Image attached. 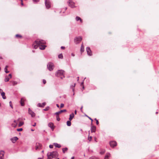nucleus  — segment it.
<instances>
[{"label":"nucleus","mask_w":159,"mask_h":159,"mask_svg":"<svg viewBox=\"0 0 159 159\" xmlns=\"http://www.w3.org/2000/svg\"><path fill=\"white\" fill-rule=\"evenodd\" d=\"M58 156V154L56 151L49 152L47 154V159H52L57 158Z\"/></svg>","instance_id":"f257e3e1"},{"label":"nucleus","mask_w":159,"mask_h":159,"mask_svg":"<svg viewBox=\"0 0 159 159\" xmlns=\"http://www.w3.org/2000/svg\"><path fill=\"white\" fill-rule=\"evenodd\" d=\"M35 42L36 43L38 44L39 46H40L39 49H40L44 50L45 49L46 47V46L43 45L46 43L44 41L37 39L35 41Z\"/></svg>","instance_id":"f03ea898"},{"label":"nucleus","mask_w":159,"mask_h":159,"mask_svg":"<svg viewBox=\"0 0 159 159\" xmlns=\"http://www.w3.org/2000/svg\"><path fill=\"white\" fill-rule=\"evenodd\" d=\"M56 76L60 77L61 79L64 78V71L63 70H59L56 73Z\"/></svg>","instance_id":"7ed1b4c3"},{"label":"nucleus","mask_w":159,"mask_h":159,"mask_svg":"<svg viewBox=\"0 0 159 159\" xmlns=\"http://www.w3.org/2000/svg\"><path fill=\"white\" fill-rule=\"evenodd\" d=\"M47 67L49 70L50 71H51L53 70L54 68V65L53 63L49 62L47 65Z\"/></svg>","instance_id":"20e7f679"},{"label":"nucleus","mask_w":159,"mask_h":159,"mask_svg":"<svg viewBox=\"0 0 159 159\" xmlns=\"http://www.w3.org/2000/svg\"><path fill=\"white\" fill-rule=\"evenodd\" d=\"M82 38L81 37H75L74 39V42L76 44L79 43L82 40Z\"/></svg>","instance_id":"39448f33"},{"label":"nucleus","mask_w":159,"mask_h":159,"mask_svg":"<svg viewBox=\"0 0 159 159\" xmlns=\"http://www.w3.org/2000/svg\"><path fill=\"white\" fill-rule=\"evenodd\" d=\"M35 148L36 150H39L41 148V145L39 143H36Z\"/></svg>","instance_id":"423d86ee"},{"label":"nucleus","mask_w":159,"mask_h":159,"mask_svg":"<svg viewBox=\"0 0 159 159\" xmlns=\"http://www.w3.org/2000/svg\"><path fill=\"white\" fill-rule=\"evenodd\" d=\"M45 4L47 8L48 9L50 7V3L49 1L47 0H45Z\"/></svg>","instance_id":"0eeeda50"},{"label":"nucleus","mask_w":159,"mask_h":159,"mask_svg":"<svg viewBox=\"0 0 159 159\" xmlns=\"http://www.w3.org/2000/svg\"><path fill=\"white\" fill-rule=\"evenodd\" d=\"M86 51H87V54L88 55L90 56L92 55L91 51L89 47H87Z\"/></svg>","instance_id":"6e6552de"},{"label":"nucleus","mask_w":159,"mask_h":159,"mask_svg":"<svg viewBox=\"0 0 159 159\" xmlns=\"http://www.w3.org/2000/svg\"><path fill=\"white\" fill-rule=\"evenodd\" d=\"M69 5L71 8H74L75 7L74 3L72 1L70 0L68 2Z\"/></svg>","instance_id":"1a4fd4ad"},{"label":"nucleus","mask_w":159,"mask_h":159,"mask_svg":"<svg viewBox=\"0 0 159 159\" xmlns=\"http://www.w3.org/2000/svg\"><path fill=\"white\" fill-rule=\"evenodd\" d=\"M5 152L1 150L0 152V159H4Z\"/></svg>","instance_id":"9d476101"},{"label":"nucleus","mask_w":159,"mask_h":159,"mask_svg":"<svg viewBox=\"0 0 159 159\" xmlns=\"http://www.w3.org/2000/svg\"><path fill=\"white\" fill-rule=\"evenodd\" d=\"M110 146L112 147H114L117 145V143L116 141H112L110 143Z\"/></svg>","instance_id":"9b49d317"},{"label":"nucleus","mask_w":159,"mask_h":159,"mask_svg":"<svg viewBox=\"0 0 159 159\" xmlns=\"http://www.w3.org/2000/svg\"><path fill=\"white\" fill-rule=\"evenodd\" d=\"M29 113L31 115L32 117H34L35 116V114L30 108L29 109Z\"/></svg>","instance_id":"f8f14e48"},{"label":"nucleus","mask_w":159,"mask_h":159,"mask_svg":"<svg viewBox=\"0 0 159 159\" xmlns=\"http://www.w3.org/2000/svg\"><path fill=\"white\" fill-rule=\"evenodd\" d=\"M17 125V121H16V120H14L13 122L12 123L11 125L12 127H13L14 128H15L16 127Z\"/></svg>","instance_id":"ddd939ff"},{"label":"nucleus","mask_w":159,"mask_h":159,"mask_svg":"<svg viewBox=\"0 0 159 159\" xmlns=\"http://www.w3.org/2000/svg\"><path fill=\"white\" fill-rule=\"evenodd\" d=\"M18 139V138L17 137H14L11 138V140L13 143H15Z\"/></svg>","instance_id":"4468645a"},{"label":"nucleus","mask_w":159,"mask_h":159,"mask_svg":"<svg viewBox=\"0 0 159 159\" xmlns=\"http://www.w3.org/2000/svg\"><path fill=\"white\" fill-rule=\"evenodd\" d=\"M46 105L45 102H43L42 104L39 103L37 104V106L39 107H43Z\"/></svg>","instance_id":"2eb2a0df"},{"label":"nucleus","mask_w":159,"mask_h":159,"mask_svg":"<svg viewBox=\"0 0 159 159\" xmlns=\"http://www.w3.org/2000/svg\"><path fill=\"white\" fill-rule=\"evenodd\" d=\"M66 109H64L63 110H61L58 112H56L55 113V114L57 115H58L62 113L63 112H66Z\"/></svg>","instance_id":"dca6fc26"},{"label":"nucleus","mask_w":159,"mask_h":159,"mask_svg":"<svg viewBox=\"0 0 159 159\" xmlns=\"http://www.w3.org/2000/svg\"><path fill=\"white\" fill-rule=\"evenodd\" d=\"M48 126L49 127H50L53 130L54 129V127L53 126V124L52 123V122L49 123L48 124Z\"/></svg>","instance_id":"f3484780"},{"label":"nucleus","mask_w":159,"mask_h":159,"mask_svg":"<svg viewBox=\"0 0 159 159\" xmlns=\"http://www.w3.org/2000/svg\"><path fill=\"white\" fill-rule=\"evenodd\" d=\"M25 99L24 98H21V100H20V103H21V106H24V102L25 101Z\"/></svg>","instance_id":"a211bd4d"},{"label":"nucleus","mask_w":159,"mask_h":159,"mask_svg":"<svg viewBox=\"0 0 159 159\" xmlns=\"http://www.w3.org/2000/svg\"><path fill=\"white\" fill-rule=\"evenodd\" d=\"M96 129V127L95 126H92L91 127V132H94Z\"/></svg>","instance_id":"6ab92c4d"},{"label":"nucleus","mask_w":159,"mask_h":159,"mask_svg":"<svg viewBox=\"0 0 159 159\" xmlns=\"http://www.w3.org/2000/svg\"><path fill=\"white\" fill-rule=\"evenodd\" d=\"M74 117V114L73 113H72L70 115V117L69 118V120L70 121H71L72 119Z\"/></svg>","instance_id":"aec40b11"},{"label":"nucleus","mask_w":159,"mask_h":159,"mask_svg":"<svg viewBox=\"0 0 159 159\" xmlns=\"http://www.w3.org/2000/svg\"><path fill=\"white\" fill-rule=\"evenodd\" d=\"M1 95H2V98L5 99L6 98V97L5 95V93L4 92H2L1 93Z\"/></svg>","instance_id":"412c9836"},{"label":"nucleus","mask_w":159,"mask_h":159,"mask_svg":"<svg viewBox=\"0 0 159 159\" xmlns=\"http://www.w3.org/2000/svg\"><path fill=\"white\" fill-rule=\"evenodd\" d=\"M110 154L109 153H106L104 159H108L109 157H110Z\"/></svg>","instance_id":"4be33fe9"},{"label":"nucleus","mask_w":159,"mask_h":159,"mask_svg":"<svg viewBox=\"0 0 159 159\" xmlns=\"http://www.w3.org/2000/svg\"><path fill=\"white\" fill-rule=\"evenodd\" d=\"M54 144L56 147L60 148L61 147V146L60 144H58L57 143H54Z\"/></svg>","instance_id":"5701e85b"},{"label":"nucleus","mask_w":159,"mask_h":159,"mask_svg":"<svg viewBox=\"0 0 159 159\" xmlns=\"http://www.w3.org/2000/svg\"><path fill=\"white\" fill-rule=\"evenodd\" d=\"M38 44L35 41V43H34L33 45L34 48L35 49H36L38 48Z\"/></svg>","instance_id":"b1692460"},{"label":"nucleus","mask_w":159,"mask_h":159,"mask_svg":"<svg viewBox=\"0 0 159 159\" xmlns=\"http://www.w3.org/2000/svg\"><path fill=\"white\" fill-rule=\"evenodd\" d=\"M76 20L77 21H78L79 20L81 22H82V20L80 17L76 16Z\"/></svg>","instance_id":"393cba45"},{"label":"nucleus","mask_w":159,"mask_h":159,"mask_svg":"<svg viewBox=\"0 0 159 159\" xmlns=\"http://www.w3.org/2000/svg\"><path fill=\"white\" fill-rule=\"evenodd\" d=\"M10 78L9 77L6 76L5 77V79L4 81L6 82H8L9 81Z\"/></svg>","instance_id":"a878e982"},{"label":"nucleus","mask_w":159,"mask_h":159,"mask_svg":"<svg viewBox=\"0 0 159 159\" xmlns=\"http://www.w3.org/2000/svg\"><path fill=\"white\" fill-rule=\"evenodd\" d=\"M80 51L81 52H83L84 51V47L83 44H82L81 45L80 48Z\"/></svg>","instance_id":"bb28decb"},{"label":"nucleus","mask_w":159,"mask_h":159,"mask_svg":"<svg viewBox=\"0 0 159 159\" xmlns=\"http://www.w3.org/2000/svg\"><path fill=\"white\" fill-rule=\"evenodd\" d=\"M62 152L64 153H65L66 152H67L68 150V148H62Z\"/></svg>","instance_id":"cd10ccee"},{"label":"nucleus","mask_w":159,"mask_h":159,"mask_svg":"<svg viewBox=\"0 0 159 159\" xmlns=\"http://www.w3.org/2000/svg\"><path fill=\"white\" fill-rule=\"evenodd\" d=\"M66 124L68 126H70L71 125V122H70V120H68L67 121Z\"/></svg>","instance_id":"c85d7f7f"},{"label":"nucleus","mask_w":159,"mask_h":159,"mask_svg":"<svg viewBox=\"0 0 159 159\" xmlns=\"http://www.w3.org/2000/svg\"><path fill=\"white\" fill-rule=\"evenodd\" d=\"M7 67H8V66H6L4 68L5 71L6 73H7L9 72V71H8L7 70Z\"/></svg>","instance_id":"c756f323"},{"label":"nucleus","mask_w":159,"mask_h":159,"mask_svg":"<svg viewBox=\"0 0 159 159\" xmlns=\"http://www.w3.org/2000/svg\"><path fill=\"white\" fill-rule=\"evenodd\" d=\"M24 124V122H20L18 125L19 127H20L22 125Z\"/></svg>","instance_id":"7c9ffc66"},{"label":"nucleus","mask_w":159,"mask_h":159,"mask_svg":"<svg viewBox=\"0 0 159 159\" xmlns=\"http://www.w3.org/2000/svg\"><path fill=\"white\" fill-rule=\"evenodd\" d=\"M13 85H15L17 84V83L15 81H13L11 82Z\"/></svg>","instance_id":"2f4dec72"},{"label":"nucleus","mask_w":159,"mask_h":159,"mask_svg":"<svg viewBox=\"0 0 159 159\" xmlns=\"http://www.w3.org/2000/svg\"><path fill=\"white\" fill-rule=\"evenodd\" d=\"M58 58L60 59H62L63 58V55L62 54H60L58 55Z\"/></svg>","instance_id":"473e14b6"},{"label":"nucleus","mask_w":159,"mask_h":159,"mask_svg":"<svg viewBox=\"0 0 159 159\" xmlns=\"http://www.w3.org/2000/svg\"><path fill=\"white\" fill-rule=\"evenodd\" d=\"M57 120L58 121H59L60 120V118L59 117V116H58V115H57Z\"/></svg>","instance_id":"72a5a7b5"},{"label":"nucleus","mask_w":159,"mask_h":159,"mask_svg":"<svg viewBox=\"0 0 159 159\" xmlns=\"http://www.w3.org/2000/svg\"><path fill=\"white\" fill-rule=\"evenodd\" d=\"M92 139V137L91 136L89 137L88 138V140H89V141H90Z\"/></svg>","instance_id":"f704fd0d"},{"label":"nucleus","mask_w":159,"mask_h":159,"mask_svg":"<svg viewBox=\"0 0 159 159\" xmlns=\"http://www.w3.org/2000/svg\"><path fill=\"white\" fill-rule=\"evenodd\" d=\"M16 37H18V38L21 37V35H20L18 34L16 35Z\"/></svg>","instance_id":"c9c22d12"},{"label":"nucleus","mask_w":159,"mask_h":159,"mask_svg":"<svg viewBox=\"0 0 159 159\" xmlns=\"http://www.w3.org/2000/svg\"><path fill=\"white\" fill-rule=\"evenodd\" d=\"M23 129L22 128H20V129H17V130L18 131H22V130Z\"/></svg>","instance_id":"e433bc0d"},{"label":"nucleus","mask_w":159,"mask_h":159,"mask_svg":"<svg viewBox=\"0 0 159 159\" xmlns=\"http://www.w3.org/2000/svg\"><path fill=\"white\" fill-rule=\"evenodd\" d=\"M9 103H10V107H11V108H13V107H12V104H11V101H10L9 102Z\"/></svg>","instance_id":"4c0bfd02"},{"label":"nucleus","mask_w":159,"mask_h":159,"mask_svg":"<svg viewBox=\"0 0 159 159\" xmlns=\"http://www.w3.org/2000/svg\"><path fill=\"white\" fill-rule=\"evenodd\" d=\"M39 0H33V1L34 3H36V2H38L39 1Z\"/></svg>","instance_id":"58836bf2"},{"label":"nucleus","mask_w":159,"mask_h":159,"mask_svg":"<svg viewBox=\"0 0 159 159\" xmlns=\"http://www.w3.org/2000/svg\"><path fill=\"white\" fill-rule=\"evenodd\" d=\"M49 148H53V145H50L49 146Z\"/></svg>","instance_id":"ea45409f"},{"label":"nucleus","mask_w":159,"mask_h":159,"mask_svg":"<svg viewBox=\"0 0 159 159\" xmlns=\"http://www.w3.org/2000/svg\"><path fill=\"white\" fill-rule=\"evenodd\" d=\"M64 104L63 103H61V104L60 107H61V108H62L64 107Z\"/></svg>","instance_id":"a19ab883"},{"label":"nucleus","mask_w":159,"mask_h":159,"mask_svg":"<svg viewBox=\"0 0 159 159\" xmlns=\"http://www.w3.org/2000/svg\"><path fill=\"white\" fill-rule=\"evenodd\" d=\"M105 152V151L103 150V151H102L100 152V153L101 154H103Z\"/></svg>","instance_id":"79ce46f5"},{"label":"nucleus","mask_w":159,"mask_h":159,"mask_svg":"<svg viewBox=\"0 0 159 159\" xmlns=\"http://www.w3.org/2000/svg\"><path fill=\"white\" fill-rule=\"evenodd\" d=\"M46 80H43V83L44 84H46Z\"/></svg>","instance_id":"37998d69"},{"label":"nucleus","mask_w":159,"mask_h":159,"mask_svg":"<svg viewBox=\"0 0 159 159\" xmlns=\"http://www.w3.org/2000/svg\"><path fill=\"white\" fill-rule=\"evenodd\" d=\"M8 77H9L10 79L11 78V77H12V76H11V74H9V75H8Z\"/></svg>","instance_id":"c03bdc74"},{"label":"nucleus","mask_w":159,"mask_h":159,"mask_svg":"<svg viewBox=\"0 0 159 159\" xmlns=\"http://www.w3.org/2000/svg\"><path fill=\"white\" fill-rule=\"evenodd\" d=\"M61 49H64L65 48V47H63V46H61Z\"/></svg>","instance_id":"a18cd8bd"},{"label":"nucleus","mask_w":159,"mask_h":159,"mask_svg":"<svg viewBox=\"0 0 159 159\" xmlns=\"http://www.w3.org/2000/svg\"><path fill=\"white\" fill-rule=\"evenodd\" d=\"M96 124L97 125H98V124H99V122H98V120H96Z\"/></svg>","instance_id":"49530a36"},{"label":"nucleus","mask_w":159,"mask_h":159,"mask_svg":"<svg viewBox=\"0 0 159 159\" xmlns=\"http://www.w3.org/2000/svg\"><path fill=\"white\" fill-rule=\"evenodd\" d=\"M20 118H18V119H17L16 120V121H17V123H18V122L19 121H20Z\"/></svg>","instance_id":"de8ad7c7"},{"label":"nucleus","mask_w":159,"mask_h":159,"mask_svg":"<svg viewBox=\"0 0 159 159\" xmlns=\"http://www.w3.org/2000/svg\"><path fill=\"white\" fill-rule=\"evenodd\" d=\"M36 123H34V125H32V126H36Z\"/></svg>","instance_id":"09e8293b"},{"label":"nucleus","mask_w":159,"mask_h":159,"mask_svg":"<svg viewBox=\"0 0 159 159\" xmlns=\"http://www.w3.org/2000/svg\"><path fill=\"white\" fill-rule=\"evenodd\" d=\"M83 107L82 106L80 108V110L81 111H82V108H83Z\"/></svg>","instance_id":"8fccbe9b"},{"label":"nucleus","mask_w":159,"mask_h":159,"mask_svg":"<svg viewBox=\"0 0 159 159\" xmlns=\"http://www.w3.org/2000/svg\"><path fill=\"white\" fill-rule=\"evenodd\" d=\"M71 55L73 57L75 56V54L74 53H72L71 54Z\"/></svg>","instance_id":"3c124183"},{"label":"nucleus","mask_w":159,"mask_h":159,"mask_svg":"<svg viewBox=\"0 0 159 159\" xmlns=\"http://www.w3.org/2000/svg\"><path fill=\"white\" fill-rule=\"evenodd\" d=\"M21 5H22V6H23V3H22V0H21Z\"/></svg>","instance_id":"603ef678"},{"label":"nucleus","mask_w":159,"mask_h":159,"mask_svg":"<svg viewBox=\"0 0 159 159\" xmlns=\"http://www.w3.org/2000/svg\"><path fill=\"white\" fill-rule=\"evenodd\" d=\"M56 106H57V107H58V108L59 107V105L58 104H56Z\"/></svg>","instance_id":"864d4df0"},{"label":"nucleus","mask_w":159,"mask_h":159,"mask_svg":"<svg viewBox=\"0 0 159 159\" xmlns=\"http://www.w3.org/2000/svg\"><path fill=\"white\" fill-rule=\"evenodd\" d=\"M2 92V89H0V93H1Z\"/></svg>","instance_id":"5fc2aeb1"},{"label":"nucleus","mask_w":159,"mask_h":159,"mask_svg":"<svg viewBox=\"0 0 159 159\" xmlns=\"http://www.w3.org/2000/svg\"><path fill=\"white\" fill-rule=\"evenodd\" d=\"M76 113H77V111H76V110H75V114H76Z\"/></svg>","instance_id":"6e6d98bb"},{"label":"nucleus","mask_w":159,"mask_h":159,"mask_svg":"<svg viewBox=\"0 0 159 159\" xmlns=\"http://www.w3.org/2000/svg\"><path fill=\"white\" fill-rule=\"evenodd\" d=\"M89 119H90V120L92 121H93V120L91 118H90V117H89Z\"/></svg>","instance_id":"4d7b16f0"},{"label":"nucleus","mask_w":159,"mask_h":159,"mask_svg":"<svg viewBox=\"0 0 159 159\" xmlns=\"http://www.w3.org/2000/svg\"><path fill=\"white\" fill-rule=\"evenodd\" d=\"M74 157H72L71 158V159H74Z\"/></svg>","instance_id":"13d9d810"},{"label":"nucleus","mask_w":159,"mask_h":159,"mask_svg":"<svg viewBox=\"0 0 159 159\" xmlns=\"http://www.w3.org/2000/svg\"><path fill=\"white\" fill-rule=\"evenodd\" d=\"M44 111H47L48 110V109L46 108V109H45L44 110Z\"/></svg>","instance_id":"bf43d9fd"},{"label":"nucleus","mask_w":159,"mask_h":159,"mask_svg":"<svg viewBox=\"0 0 159 159\" xmlns=\"http://www.w3.org/2000/svg\"><path fill=\"white\" fill-rule=\"evenodd\" d=\"M38 159H43L41 158H38Z\"/></svg>","instance_id":"052dcab7"},{"label":"nucleus","mask_w":159,"mask_h":159,"mask_svg":"<svg viewBox=\"0 0 159 159\" xmlns=\"http://www.w3.org/2000/svg\"><path fill=\"white\" fill-rule=\"evenodd\" d=\"M31 130L32 131H34V130L33 129H31Z\"/></svg>","instance_id":"680f3d73"},{"label":"nucleus","mask_w":159,"mask_h":159,"mask_svg":"<svg viewBox=\"0 0 159 159\" xmlns=\"http://www.w3.org/2000/svg\"><path fill=\"white\" fill-rule=\"evenodd\" d=\"M95 120H96H96H97L96 118H95Z\"/></svg>","instance_id":"e2e57ef3"},{"label":"nucleus","mask_w":159,"mask_h":159,"mask_svg":"<svg viewBox=\"0 0 159 159\" xmlns=\"http://www.w3.org/2000/svg\"><path fill=\"white\" fill-rule=\"evenodd\" d=\"M56 159H59V158H56Z\"/></svg>","instance_id":"0e129e2a"},{"label":"nucleus","mask_w":159,"mask_h":159,"mask_svg":"<svg viewBox=\"0 0 159 159\" xmlns=\"http://www.w3.org/2000/svg\"><path fill=\"white\" fill-rule=\"evenodd\" d=\"M1 70V67H0V71Z\"/></svg>","instance_id":"69168bd1"},{"label":"nucleus","mask_w":159,"mask_h":159,"mask_svg":"<svg viewBox=\"0 0 159 159\" xmlns=\"http://www.w3.org/2000/svg\"><path fill=\"white\" fill-rule=\"evenodd\" d=\"M156 114L158 113V112H156Z\"/></svg>","instance_id":"338daca9"},{"label":"nucleus","mask_w":159,"mask_h":159,"mask_svg":"<svg viewBox=\"0 0 159 159\" xmlns=\"http://www.w3.org/2000/svg\"><path fill=\"white\" fill-rule=\"evenodd\" d=\"M42 152H43V151H42Z\"/></svg>","instance_id":"774afa93"}]
</instances>
